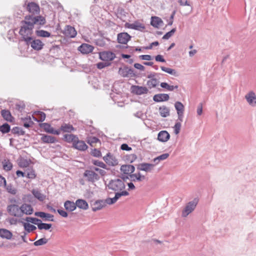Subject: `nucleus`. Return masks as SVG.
<instances>
[{"label":"nucleus","mask_w":256,"mask_h":256,"mask_svg":"<svg viewBox=\"0 0 256 256\" xmlns=\"http://www.w3.org/2000/svg\"><path fill=\"white\" fill-rule=\"evenodd\" d=\"M128 192H124L121 193H117L112 198H107L104 200H98L96 201L92 206V210L96 212L102 209L104 207L106 206V204H112L116 202L122 196H126L128 195Z\"/></svg>","instance_id":"nucleus-1"},{"label":"nucleus","mask_w":256,"mask_h":256,"mask_svg":"<svg viewBox=\"0 0 256 256\" xmlns=\"http://www.w3.org/2000/svg\"><path fill=\"white\" fill-rule=\"evenodd\" d=\"M107 186L109 189L115 192V195L117 193L126 192L124 190L126 186L124 180L122 179L116 178L110 181Z\"/></svg>","instance_id":"nucleus-2"},{"label":"nucleus","mask_w":256,"mask_h":256,"mask_svg":"<svg viewBox=\"0 0 256 256\" xmlns=\"http://www.w3.org/2000/svg\"><path fill=\"white\" fill-rule=\"evenodd\" d=\"M28 21L26 20L22 21V24L21 28L20 30L19 33L22 36L24 40L26 42L32 38V26L30 24H28Z\"/></svg>","instance_id":"nucleus-3"},{"label":"nucleus","mask_w":256,"mask_h":256,"mask_svg":"<svg viewBox=\"0 0 256 256\" xmlns=\"http://www.w3.org/2000/svg\"><path fill=\"white\" fill-rule=\"evenodd\" d=\"M198 200L196 198L188 202L182 211V216L186 218L189 214L192 212L196 208L198 204Z\"/></svg>","instance_id":"nucleus-4"},{"label":"nucleus","mask_w":256,"mask_h":256,"mask_svg":"<svg viewBox=\"0 0 256 256\" xmlns=\"http://www.w3.org/2000/svg\"><path fill=\"white\" fill-rule=\"evenodd\" d=\"M25 20H27L28 22V24L32 25L33 28L34 24L44 25L46 22L45 18L40 16H35L32 15L27 16H26Z\"/></svg>","instance_id":"nucleus-5"},{"label":"nucleus","mask_w":256,"mask_h":256,"mask_svg":"<svg viewBox=\"0 0 256 256\" xmlns=\"http://www.w3.org/2000/svg\"><path fill=\"white\" fill-rule=\"evenodd\" d=\"M26 44L30 46L34 50H40L44 46V44L40 40L30 38L26 42Z\"/></svg>","instance_id":"nucleus-6"},{"label":"nucleus","mask_w":256,"mask_h":256,"mask_svg":"<svg viewBox=\"0 0 256 256\" xmlns=\"http://www.w3.org/2000/svg\"><path fill=\"white\" fill-rule=\"evenodd\" d=\"M84 176L86 178L87 181L91 182H94L100 178L98 174L96 173L92 168L91 170H86L84 173Z\"/></svg>","instance_id":"nucleus-7"},{"label":"nucleus","mask_w":256,"mask_h":256,"mask_svg":"<svg viewBox=\"0 0 256 256\" xmlns=\"http://www.w3.org/2000/svg\"><path fill=\"white\" fill-rule=\"evenodd\" d=\"M24 6H26V10L32 14H36L40 12V7L38 4L34 2H25Z\"/></svg>","instance_id":"nucleus-8"},{"label":"nucleus","mask_w":256,"mask_h":256,"mask_svg":"<svg viewBox=\"0 0 256 256\" xmlns=\"http://www.w3.org/2000/svg\"><path fill=\"white\" fill-rule=\"evenodd\" d=\"M7 211L8 213L15 217H21L20 207L17 204H10L7 206Z\"/></svg>","instance_id":"nucleus-9"},{"label":"nucleus","mask_w":256,"mask_h":256,"mask_svg":"<svg viewBox=\"0 0 256 256\" xmlns=\"http://www.w3.org/2000/svg\"><path fill=\"white\" fill-rule=\"evenodd\" d=\"M244 98L250 106L256 107V94L253 90H250L246 94Z\"/></svg>","instance_id":"nucleus-10"},{"label":"nucleus","mask_w":256,"mask_h":256,"mask_svg":"<svg viewBox=\"0 0 256 256\" xmlns=\"http://www.w3.org/2000/svg\"><path fill=\"white\" fill-rule=\"evenodd\" d=\"M99 56L100 59L104 61H111L116 58V54L109 51L100 52Z\"/></svg>","instance_id":"nucleus-11"},{"label":"nucleus","mask_w":256,"mask_h":256,"mask_svg":"<svg viewBox=\"0 0 256 256\" xmlns=\"http://www.w3.org/2000/svg\"><path fill=\"white\" fill-rule=\"evenodd\" d=\"M120 74L123 77L132 78L135 76L134 70L132 68L125 66L119 70Z\"/></svg>","instance_id":"nucleus-12"},{"label":"nucleus","mask_w":256,"mask_h":256,"mask_svg":"<svg viewBox=\"0 0 256 256\" xmlns=\"http://www.w3.org/2000/svg\"><path fill=\"white\" fill-rule=\"evenodd\" d=\"M105 162L109 166H115L118 164V160L114 156L108 153L103 158Z\"/></svg>","instance_id":"nucleus-13"},{"label":"nucleus","mask_w":256,"mask_h":256,"mask_svg":"<svg viewBox=\"0 0 256 256\" xmlns=\"http://www.w3.org/2000/svg\"><path fill=\"white\" fill-rule=\"evenodd\" d=\"M131 90L132 93L137 95L147 94L148 91V89L146 87L138 86H132L131 87Z\"/></svg>","instance_id":"nucleus-14"},{"label":"nucleus","mask_w":256,"mask_h":256,"mask_svg":"<svg viewBox=\"0 0 256 256\" xmlns=\"http://www.w3.org/2000/svg\"><path fill=\"white\" fill-rule=\"evenodd\" d=\"M154 166L155 164H153L144 162L138 164L137 168L140 170H142L146 172H151L153 170Z\"/></svg>","instance_id":"nucleus-15"},{"label":"nucleus","mask_w":256,"mask_h":256,"mask_svg":"<svg viewBox=\"0 0 256 256\" xmlns=\"http://www.w3.org/2000/svg\"><path fill=\"white\" fill-rule=\"evenodd\" d=\"M63 33L66 36L72 38H74L77 34L75 28L70 26H66Z\"/></svg>","instance_id":"nucleus-16"},{"label":"nucleus","mask_w":256,"mask_h":256,"mask_svg":"<svg viewBox=\"0 0 256 256\" xmlns=\"http://www.w3.org/2000/svg\"><path fill=\"white\" fill-rule=\"evenodd\" d=\"M21 217L24 214L30 215L33 213L34 209L32 206L28 204H23L20 206Z\"/></svg>","instance_id":"nucleus-17"},{"label":"nucleus","mask_w":256,"mask_h":256,"mask_svg":"<svg viewBox=\"0 0 256 256\" xmlns=\"http://www.w3.org/2000/svg\"><path fill=\"white\" fill-rule=\"evenodd\" d=\"M40 126L47 132L57 135H58L60 134V130H54V128L48 123L41 124H40Z\"/></svg>","instance_id":"nucleus-18"},{"label":"nucleus","mask_w":256,"mask_h":256,"mask_svg":"<svg viewBox=\"0 0 256 256\" xmlns=\"http://www.w3.org/2000/svg\"><path fill=\"white\" fill-rule=\"evenodd\" d=\"M131 36L126 32H121L118 34L117 40L118 42L122 44H126L130 40Z\"/></svg>","instance_id":"nucleus-19"},{"label":"nucleus","mask_w":256,"mask_h":256,"mask_svg":"<svg viewBox=\"0 0 256 256\" xmlns=\"http://www.w3.org/2000/svg\"><path fill=\"white\" fill-rule=\"evenodd\" d=\"M73 146L76 149L81 151H84L86 150L88 148L85 142L83 140H79L78 138L74 143Z\"/></svg>","instance_id":"nucleus-20"},{"label":"nucleus","mask_w":256,"mask_h":256,"mask_svg":"<svg viewBox=\"0 0 256 256\" xmlns=\"http://www.w3.org/2000/svg\"><path fill=\"white\" fill-rule=\"evenodd\" d=\"M120 170L124 174L130 176L134 172L135 168L131 164L122 165Z\"/></svg>","instance_id":"nucleus-21"},{"label":"nucleus","mask_w":256,"mask_h":256,"mask_svg":"<svg viewBox=\"0 0 256 256\" xmlns=\"http://www.w3.org/2000/svg\"><path fill=\"white\" fill-rule=\"evenodd\" d=\"M170 138V135L166 130L160 132L158 135V140L161 142H166Z\"/></svg>","instance_id":"nucleus-22"},{"label":"nucleus","mask_w":256,"mask_h":256,"mask_svg":"<svg viewBox=\"0 0 256 256\" xmlns=\"http://www.w3.org/2000/svg\"><path fill=\"white\" fill-rule=\"evenodd\" d=\"M94 47L87 44H83L78 48V50L82 54H87L92 52Z\"/></svg>","instance_id":"nucleus-23"},{"label":"nucleus","mask_w":256,"mask_h":256,"mask_svg":"<svg viewBox=\"0 0 256 256\" xmlns=\"http://www.w3.org/2000/svg\"><path fill=\"white\" fill-rule=\"evenodd\" d=\"M127 178L133 182H142L145 179V176L142 175L140 172L132 174Z\"/></svg>","instance_id":"nucleus-24"},{"label":"nucleus","mask_w":256,"mask_h":256,"mask_svg":"<svg viewBox=\"0 0 256 256\" xmlns=\"http://www.w3.org/2000/svg\"><path fill=\"white\" fill-rule=\"evenodd\" d=\"M169 98V96L168 94H159L154 95V96L153 100L156 102H161L164 101H167L168 100Z\"/></svg>","instance_id":"nucleus-25"},{"label":"nucleus","mask_w":256,"mask_h":256,"mask_svg":"<svg viewBox=\"0 0 256 256\" xmlns=\"http://www.w3.org/2000/svg\"><path fill=\"white\" fill-rule=\"evenodd\" d=\"M163 23V21L158 17L152 16L151 18L150 24L152 26L156 28H159L162 26Z\"/></svg>","instance_id":"nucleus-26"},{"label":"nucleus","mask_w":256,"mask_h":256,"mask_svg":"<svg viewBox=\"0 0 256 256\" xmlns=\"http://www.w3.org/2000/svg\"><path fill=\"white\" fill-rule=\"evenodd\" d=\"M0 236L2 238L10 240L12 236V234L10 230L6 229L0 228Z\"/></svg>","instance_id":"nucleus-27"},{"label":"nucleus","mask_w":256,"mask_h":256,"mask_svg":"<svg viewBox=\"0 0 256 256\" xmlns=\"http://www.w3.org/2000/svg\"><path fill=\"white\" fill-rule=\"evenodd\" d=\"M76 207L78 206L80 209L86 210L88 208V202L84 200L78 199L76 202Z\"/></svg>","instance_id":"nucleus-28"},{"label":"nucleus","mask_w":256,"mask_h":256,"mask_svg":"<svg viewBox=\"0 0 256 256\" xmlns=\"http://www.w3.org/2000/svg\"><path fill=\"white\" fill-rule=\"evenodd\" d=\"M41 140L44 143H54L56 141V139L55 137L46 135L42 134L41 137Z\"/></svg>","instance_id":"nucleus-29"},{"label":"nucleus","mask_w":256,"mask_h":256,"mask_svg":"<svg viewBox=\"0 0 256 256\" xmlns=\"http://www.w3.org/2000/svg\"><path fill=\"white\" fill-rule=\"evenodd\" d=\"M64 206L66 210L72 212L76 209V204L70 200H66L64 204Z\"/></svg>","instance_id":"nucleus-30"},{"label":"nucleus","mask_w":256,"mask_h":256,"mask_svg":"<svg viewBox=\"0 0 256 256\" xmlns=\"http://www.w3.org/2000/svg\"><path fill=\"white\" fill-rule=\"evenodd\" d=\"M129 28L132 29L138 30H142L145 28L144 24L138 22H134L130 24Z\"/></svg>","instance_id":"nucleus-31"},{"label":"nucleus","mask_w":256,"mask_h":256,"mask_svg":"<svg viewBox=\"0 0 256 256\" xmlns=\"http://www.w3.org/2000/svg\"><path fill=\"white\" fill-rule=\"evenodd\" d=\"M34 114L38 116V118H36L32 116L33 119L38 122H42L45 120L46 114L42 112L37 111L34 112Z\"/></svg>","instance_id":"nucleus-32"},{"label":"nucleus","mask_w":256,"mask_h":256,"mask_svg":"<svg viewBox=\"0 0 256 256\" xmlns=\"http://www.w3.org/2000/svg\"><path fill=\"white\" fill-rule=\"evenodd\" d=\"M32 193L34 196L40 202L44 201L46 198V196L38 190H34Z\"/></svg>","instance_id":"nucleus-33"},{"label":"nucleus","mask_w":256,"mask_h":256,"mask_svg":"<svg viewBox=\"0 0 256 256\" xmlns=\"http://www.w3.org/2000/svg\"><path fill=\"white\" fill-rule=\"evenodd\" d=\"M159 112L162 117L166 118L170 115V109L166 106H160Z\"/></svg>","instance_id":"nucleus-34"},{"label":"nucleus","mask_w":256,"mask_h":256,"mask_svg":"<svg viewBox=\"0 0 256 256\" xmlns=\"http://www.w3.org/2000/svg\"><path fill=\"white\" fill-rule=\"evenodd\" d=\"M36 34L38 36L48 38L50 36V33L44 30H38L36 32Z\"/></svg>","instance_id":"nucleus-35"},{"label":"nucleus","mask_w":256,"mask_h":256,"mask_svg":"<svg viewBox=\"0 0 256 256\" xmlns=\"http://www.w3.org/2000/svg\"><path fill=\"white\" fill-rule=\"evenodd\" d=\"M26 176L28 178L34 179L36 177V174L33 169L28 168L26 170Z\"/></svg>","instance_id":"nucleus-36"},{"label":"nucleus","mask_w":256,"mask_h":256,"mask_svg":"<svg viewBox=\"0 0 256 256\" xmlns=\"http://www.w3.org/2000/svg\"><path fill=\"white\" fill-rule=\"evenodd\" d=\"M174 107L176 110L177 114L178 113H184V106L183 104L180 102H176L174 104Z\"/></svg>","instance_id":"nucleus-37"},{"label":"nucleus","mask_w":256,"mask_h":256,"mask_svg":"<svg viewBox=\"0 0 256 256\" xmlns=\"http://www.w3.org/2000/svg\"><path fill=\"white\" fill-rule=\"evenodd\" d=\"M60 131L62 130L64 132H70L74 130L73 126L69 124H64L62 125Z\"/></svg>","instance_id":"nucleus-38"},{"label":"nucleus","mask_w":256,"mask_h":256,"mask_svg":"<svg viewBox=\"0 0 256 256\" xmlns=\"http://www.w3.org/2000/svg\"><path fill=\"white\" fill-rule=\"evenodd\" d=\"M38 228L39 230H48L51 228L52 224H46L41 222H38Z\"/></svg>","instance_id":"nucleus-39"},{"label":"nucleus","mask_w":256,"mask_h":256,"mask_svg":"<svg viewBox=\"0 0 256 256\" xmlns=\"http://www.w3.org/2000/svg\"><path fill=\"white\" fill-rule=\"evenodd\" d=\"M161 68V70L164 72H166L170 74H172V76H178V73L177 72H176V70L174 69H172V68H166L164 66H162L160 67Z\"/></svg>","instance_id":"nucleus-40"},{"label":"nucleus","mask_w":256,"mask_h":256,"mask_svg":"<svg viewBox=\"0 0 256 256\" xmlns=\"http://www.w3.org/2000/svg\"><path fill=\"white\" fill-rule=\"evenodd\" d=\"M77 138L78 137L72 134H67L64 136V138L66 139V141L68 142H72L73 145Z\"/></svg>","instance_id":"nucleus-41"},{"label":"nucleus","mask_w":256,"mask_h":256,"mask_svg":"<svg viewBox=\"0 0 256 256\" xmlns=\"http://www.w3.org/2000/svg\"><path fill=\"white\" fill-rule=\"evenodd\" d=\"M160 86L162 88H166L169 91H172L174 89H177L178 88V86H170L166 82H162L160 84Z\"/></svg>","instance_id":"nucleus-42"},{"label":"nucleus","mask_w":256,"mask_h":256,"mask_svg":"<svg viewBox=\"0 0 256 256\" xmlns=\"http://www.w3.org/2000/svg\"><path fill=\"white\" fill-rule=\"evenodd\" d=\"M87 142L92 146H94V144L100 142V141L98 138L95 136H90L87 138Z\"/></svg>","instance_id":"nucleus-43"},{"label":"nucleus","mask_w":256,"mask_h":256,"mask_svg":"<svg viewBox=\"0 0 256 256\" xmlns=\"http://www.w3.org/2000/svg\"><path fill=\"white\" fill-rule=\"evenodd\" d=\"M2 164L4 170L6 171L10 170L12 168V164L9 160H4Z\"/></svg>","instance_id":"nucleus-44"},{"label":"nucleus","mask_w":256,"mask_h":256,"mask_svg":"<svg viewBox=\"0 0 256 256\" xmlns=\"http://www.w3.org/2000/svg\"><path fill=\"white\" fill-rule=\"evenodd\" d=\"M1 114L6 120H11L12 116L9 110H3L1 111Z\"/></svg>","instance_id":"nucleus-45"},{"label":"nucleus","mask_w":256,"mask_h":256,"mask_svg":"<svg viewBox=\"0 0 256 256\" xmlns=\"http://www.w3.org/2000/svg\"><path fill=\"white\" fill-rule=\"evenodd\" d=\"M158 80L156 78H152L147 82V85L150 88L156 87L158 84Z\"/></svg>","instance_id":"nucleus-46"},{"label":"nucleus","mask_w":256,"mask_h":256,"mask_svg":"<svg viewBox=\"0 0 256 256\" xmlns=\"http://www.w3.org/2000/svg\"><path fill=\"white\" fill-rule=\"evenodd\" d=\"M24 229L28 232H32L36 228V226L29 223H24Z\"/></svg>","instance_id":"nucleus-47"},{"label":"nucleus","mask_w":256,"mask_h":256,"mask_svg":"<svg viewBox=\"0 0 256 256\" xmlns=\"http://www.w3.org/2000/svg\"><path fill=\"white\" fill-rule=\"evenodd\" d=\"M18 164L22 168H26L30 164V161L24 158H21L19 160Z\"/></svg>","instance_id":"nucleus-48"},{"label":"nucleus","mask_w":256,"mask_h":256,"mask_svg":"<svg viewBox=\"0 0 256 256\" xmlns=\"http://www.w3.org/2000/svg\"><path fill=\"white\" fill-rule=\"evenodd\" d=\"M4 186L10 194H15L16 193V190L12 184H6V186Z\"/></svg>","instance_id":"nucleus-49"},{"label":"nucleus","mask_w":256,"mask_h":256,"mask_svg":"<svg viewBox=\"0 0 256 256\" xmlns=\"http://www.w3.org/2000/svg\"><path fill=\"white\" fill-rule=\"evenodd\" d=\"M48 242V240L46 238H40V240L36 241L35 242H34V244L35 246H42V245H44L46 244Z\"/></svg>","instance_id":"nucleus-50"},{"label":"nucleus","mask_w":256,"mask_h":256,"mask_svg":"<svg viewBox=\"0 0 256 256\" xmlns=\"http://www.w3.org/2000/svg\"><path fill=\"white\" fill-rule=\"evenodd\" d=\"M0 130L4 134L8 132L10 130V125L6 123L0 126Z\"/></svg>","instance_id":"nucleus-51"},{"label":"nucleus","mask_w":256,"mask_h":256,"mask_svg":"<svg viewBox=\"0 0 256 256\" xmlns=\"http://www.w3.org/2000/svg\"><path fill=\"white\" fill-rule=\"evenodd\" d=\"M25 220L28 222H30L31 223H32L36 225H38V222H41L40 220L37 218H32V217H26V218L25 219Z\"/></svg>","instance_id":"nucleus-52"},{"label":"nucleus","mask_w":256,"mask_h":256,"mask_svg":"<svg viewBox=\"0 0 256 256\" xmlns=\"http://www.w3.org/2000/svg\"><path fill=\"white\" fill-rule=\"evenodd\" d=\"M92 163L94 165L99 166L102 168H106V166L104 162L98 160H94L92 161Z\"/></svg>","instance_id":"nucleus-53"},{"label":"nucleus","mask_w":256,"mask_h":256,"mask_svg":"<svg viewBox=\"0 0 256 256\" xmlns=\"http://www.w3.org/2000/svg\"><path fill=\"white\" fill-rule=\"evenodd\" d=\"M176 28H174L170 31L166 32L162 37L164 40H168L176 32Z\"/></svg>","instance_id":"nucleus-54"},{"label":"nucleus","mask_w":256,"mask_h":256,"mask_svg":"<svg viewBox=\"0 0 256 256\" xmlns=\"http://www.w3.org/2000/svg\"><path fill=\"white\" fill-rule=\"evenodd\" d=\"M24 120V126L25 128H28L33 124V122L31 120V118L30 117L28 118H26L25 120Z\"/></svg>","instance_id":"nucleus-55"},{"label":"nucleus","mask_w":256,"mask_h":256,"mask_svg":"<svg viewBox=\"0 0 256 256\" xmlns=\"http://www.w3.org/2000/svg\"><path fill=\"white\" fill-rule=\"evenodd\" d=\"M12 132L14 134H18L20 135H23L24 134V132L22 130V128L18 127H15L12 129Z\"/></svg>","instance_id":"nucleus-56"},{"label":"nucleus","mask_w":256,"mask_h":256,"mask_svg":"<svg viewBox=\"0 0 256 256\" xmlns=\"http://www.w3.org/2000/svg\"><path fill=\"white\" fill-rule=\"evenodd\" d=\"M181 123L180 122H176L174 126V133L177 134L180 133V128H181Z\"/></svg>","instance_id":"nucleus-57"},{"label":"nucleus","mask_w":256,"mask_h":256,"mask_svg":"<svg viewBox=\"0 0 256 256\" xmlns=\"http://www.w3.org/2000/svg\"><path fill=\"white\" fill-rule=\"evenodd\" d=\"M92 154L95 157H100L101 156V152L98 149L94 148L92 152Z\"/></svg>","instance_id":"nucleus-58"},{"label":"nucleus","mask_w":256,"mask_h":256,"mask_svg":"<svg viewBox=\"0 0 256 256\" xmlns=\"http://www.w3.org/2000/svg\"><path fill=\"white\" fill-rule=\"evenodd\" d=\"M96 43L97 46H104L106 44L105 40L103 38H100L96 40Z\"/></svg>","instance_id":"nucleus-59"},{"label":"nucleus","mask_w":256,"mask_h":256,"mask_svg":"<svg viewBox=\"0 0 256 256\" xmlns=\"http://www.w3.org/2000/svg\"><path fill=\"white\" fill-rule=\"evenodd\" d=\"M92 170L94 172H98L101 176H104L106 174V172L105 170L100 169L98 168L94 167L92 168Z\"/></svg>","instance_id":"nucleus-60"},{"label":"nucleus","mask_w":256,"mask_h":256,"mask_svg":"<svg viewBox=\"0 0 256 256\" xmlns=\"http://www.w3.org/2000/svg\"><path fill=\"white\" fill-rule=\"evenodd\" d=\"M139 58L142 60H150L152 59V57L150 55H140Z\"/></svg>","instance_id":"nucleus-61"},{"label":"nucleus","mask_w":256,"mask_h":256,"mask_svg":"<svg viewBox=\"0 0 256 256\" xmlns=\"http://www.w3.org/2000/svg\"><path fill=\"white\" fill-rule=\"evenodd\" d=\"M197 114L200 116L202 113V103L199 104L197 108Z\"/></svg>","instance_id":"nucleus-62"},{"label":"nucleus","mask_w":256,"mask_h":256,"mask_svg":"<svg viewBox=\"0 0 256 256\" xmlns=\"http://www.w3.org/2000/svg\"><path fill=\"white\" fill-rule=\"evenodd\" d=\"M120 148L122 150L129 151L132 150V148L130 147L127 144H124L121 145Z\"/></svg>","instance_id":"nucleus-63"},{"label":"nucleus","mask_w":256,"mask_h":256,"mask_svg":"<svg viewBox=\"0 0 256 256\" xmlns=\"http://www.w3.org/2000/svg\"><path fill=\"white\" fill-rule=\"evenodd\" d=\"M155 60L157 62H165L166 60L163 58V56L162 55L158 54L156 56Z\"/></svg>","instance_id":"nucleus-64"}]
</instances>
